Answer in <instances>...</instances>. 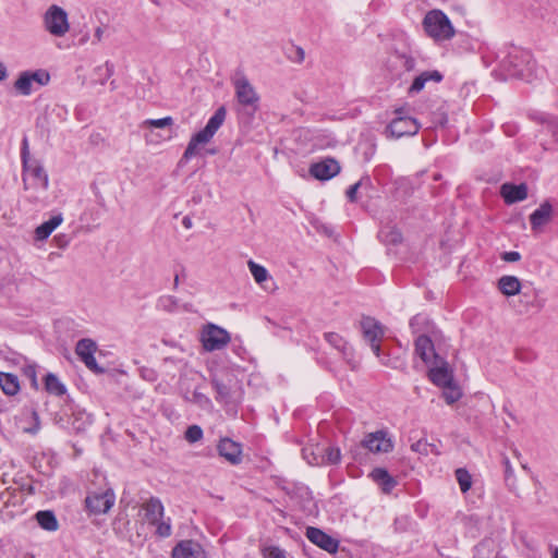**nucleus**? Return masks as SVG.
Returning a JSON list of instances; mask_svg holds the SVG:
<instances>
[{
    "label": "nucleus",
    "mask_w": 558,
    "mask_h": 558,
    "mask_svg": "<svg viewBox=\"0 0 558 558\" xmlns=\"http://www.w3.org/2000/svg\"><path fill=\"white\" fill-rule=\"evenodd\" d=\"M210 383L216 391L217 402L227 412L233 411L236 413L244 395L240 380L234 375L227 374L226 376H214Z\"/></svg>",
    "instance_id": "1"
},
{
    "label": "nucleus",
    "mask_w": 558,
    "mask_h": 558,
    "mask_svg": "<svg viewBox=\"0 0 558 558\" xmlns=\"http://www.w3.org/2000/svg\"><path fill=\"white\" fill-rule=\"evenodd\" d=\"M365 449L372 453H388L393 449V442L388 436V432L379 429L374 433H368L359 445L351 448L350 453L352 459L362 464L366 461V453L362 452Z\"/></svg>",
    "instance_id": "2"
},
{
    "label": "nucleus",
    "mask_w": 558,
    "mask_h": 558,
    "mask_svg": "<svg viewBox=\"0 0 558 558\" xmlns=\"http://www.w3.org/2000/svg\"><path fill=\"white\" fill-rule=\"evenodd\" d=\"M227 110L225 106L219 107L208 120L206 126L192 135L183 155L182 161H189L197 154L199 144L208 143L226 120Z\"/></svg>",
    "instance_id": "3"
},
{
    "label": "nucleus",
    "mask_w": 558,
    "mask_h": 558,
    "mask_svg": "<svg viewBox=\"0 0 558 558\" xmlns=\"http://www.w3.org/2000/svg\"><path fill=\"white\" fill-rule=\"evenodd\" d=\"M144 511V520L155 527V535L167 538L172 534L171 519L163 520L165 507L158 497L151 496L141 506Z\"/></svg>",
    "instance_id": "4"
},
{
    "label": "nucleus",
    "mask_w": 558,
    "mask_h": 558,
    "mask_svg": "<svg viewBox=\"0 0 558 558\" xmlns=\"http://www.w3.org/2000/svg\"><path fill=\"white\" fill-rule=\"evenodd\" d=\"M423 27L425 33L435 40H447L454 35L449 17L440 10L429 11L423 20Z\"/></svg>",
    "instance_id": "5"
},
{
    "label": "nucleus",
    "mask_w": 558,
    "mask_h": 558,
    "mask_svg": "<svg viewBox=\"0 0 558 558\" xmlns=\"http://www.w3.org/2000/svg\"><path fill=\"white\" fill-rule=\"evenodd\" d=\"M363 338L369 343L374 354L380 359L383 365H389V359L381 354V341L385 335L384 327L374 317L365 316L361 320Z\"/></svg>",
    "instance_id": "6"
},
{
    "label": "nucleus",
    "mask_w": 558,
    "mask_h": 558,
    "mask_svg": "<svg viewBox=\"0 0 558 558\" xmlns=\"http://www.w3.org/2000/svg\"><path fill=\"white\" fill-rule=\"evenodd\" d=\"M396 118L386 126L385 134L387 137L400 138L402 136H413L418 133L421 124L415 118L404 114L403 108L395 110Z\"/></svg>",
    "instance_id": "7"
},
{
    "label": "nucleus",
    "mask_w": 558,
    "mask_h": 558,
    "mask_svg": "<svg viewBox=\"0 0 558 558\" xmlns=\"http://www.w3.org/2000/svg\"><path fill=\"white\" fill-rule=\"evenodd\" d=\"M21 161L23 174L28 173L37 186L46 190L49 185L48 174L38 160L31 158L26 136L23 137L21 143Z\"/></svg>",
    "instance_id": "8"
},
{
    "label": "nucleus",
    "mask_w": 558,
    "mask_h": 558,
    "mask_svg": "<svg viewBox=\"0 0 558 558\" xmlns=\"http://www.w3.org/2000/svg\"><path fill=\"white\" fill-rule=\"evenodd\" d=\"M230 340L229 332L215 324L205 326L201 336L203 348L208 352L223 349Z\"/></svg>",
    "instance_id": "9"
},
{
    "label": "nucleus",
    "mask_w": 558,
    "mask_h": 558,
    "mask_svg": "<svg viewBox=\"0 0 558 558\" xmlns=\"http://www.w3.org/2000/svg\"><path fill=\"white\" fill-rule=\"evenodd\" d=\"M46 29L53 36L61 37L69 31V22L66 12L53 4L51 5L44 16Z\"/></svg>",
    "instance_id": "10"
},
{
    "label": "nucleus",
    "mask_w": 558,
    "mask_h": 558,
    "mask_svg": "<svg viewBox=\"0 0 558 558\" xmlns=\"http://www.w3.org/2000/svg\"><path fill=\"white\" fill-rule=\"evenodd\" d=\"M96 351L97 344L90 338L81 339L75 345V353L85 366L96 374H102L105 368L98 365L94 356Z\"/></svg>",
    "instance_id": "11"
},
{
    "label": "nucleus",
    "mask_w": 558,
    "mask_h": 558,
    "mask_svg": "<svg viewBox=\"0 0 558 558\" xmlns=\"http://www.w3.org/2000/svg\"><path fill=\"white\" fill-rule=\"evenodd\" d=\"M116 500L114 493L107 489L102 493H90L85 498V508L92 514L107 513Z\"/></svg>",
    "instance_id": "12"
},
{
    "label": "nucleus",
    "mask_w": 558,
    "mask_h": 558,
    "mask_svg": "<svg viewBox=\"0 0 558 558\" xmlns=\"http://www.w3.org/2000/svg\"><path fill=\"white\" fill-rule=\"evenodd\" d=\"M427 376L434 385L440 388L451 385L454 380L452 369L442 357L433 361V366L429 367Z\"/></svg>",
    "instance_id": "13"
},
{
    "label": "nucleus",
    "mask_w": 558,
    "mask_h": 558,
    "mask_svg": "<svg viewBox=\"0 0 558 558\" xmlns=\"http://www.w3.org/2000/svg\"><path fill=\"white\" fill-rule=\"evenodd\" d=\"M218 454L232 465L242 462L243 448L242 445L229 437H221L217 444Z\"/></svg>",
    "instance_id": "14"
},
{
    "label": "nucleus",
    "mask_w": 558,
    "mask_h": 558,
    "mask_svg": "<svg viewBox=\"0 0 558 558\" xmlns=\"http://www.w3.org/2000/svg\"><path fill=\"white\" fill-rule=\"evenodd\" d=\"M310 542L326 550L329 554L338 553L339 541L327 534L323 530L314 526H308L305 533Z\"/></svg>",
    "instance_id": "15"
},
{
    "label": "nucleus",
    "mask_w": 558,
    "mask_h": 558,
    "mask_svg": "<svg viewBox=\"0 0 558 558\" xmlns=\"http://www.w3.org/2000/svg\"><path fill=\"white\" fill-rule=\"evenodd\" d=\"M341 170L339 162L333 158H325L310 167V174L317 180L327 181L336 177Z\"/></svg>",
    "instance_id": "16"
},
{
    "label": "nucleus",
    "mask_w": 558,
    "mask_h": 558,
    "mask_svg": "<svg viewBox=\"0 0 558 558\" xmlns=\"http://www.w3.org/2000/svg\"><path fill=\"white\" fill-rule=\"evenodd\" d=\"M234 87L238 101L244 107L256 109L258 96L250 82L245 77L239 78L235 81Z\"/></svg>",
    "instance_id": "17"
},
{
    "label": "nucleus",
    "mask_w": 558,
    "mask_h": 558,
    "mask_svg": "<svg viewBox=\"0 0 558 558\" xmlns=\"http://www.w3.org/2000/svg\"><path fill=\"white\" fill-rule=\"evenodd\" d=\"M172 558H205L202 545L193 539L180 541L171 551Z\"/></svg>",
    "instance_id": "18"
},
{
    "label": "nucleus",
    "mask_w": 558,
    "mask_h": 558,
    "mask_svg": "<svg viewBox=\"0 0 558 558\" xmlns=\"http://www.w3.org/2000/svg\"><path fill=\"white\" fill-rule=\"evenodd\" d=\"M442 80L444 75L438 70L423 71L414 77L407 93L409 96L417 95L424 89L427 82L440 83Z\"/></svg>",
    "instance_id": "19"
},
{
    "label": "nucleus",
    "mask_w": 558,
    "mask_h": 558,
    "mask_svg": "<svg viewBox=\"0 0 558 558\" xmlns=\"http://www.w3.org/2000/svg\"><path fill=\"white\" fill-rule=\"evenodd\" d=\"M414 352L425 363L429 364L432 359L428 353H432L434 360L440 356L435 352V345L432 338L427 335H420L414 341Z\"/></svg>",
    "instance_id": "20"
},
{
    "label": "nucleus",
    "mask_w": 558,
    "mask_h": 558,
    "mask_svg": "<svg viewBox=\"0 0 558 558\" xmlns=\"http://www.w3.org/2000/svg\"><path fill=\"white\" fill-rule=\"evenodd\" d=\"M500 194L505 203L511 205L527 197V185L525 183H505L501 185Z\"/></svg>",
    "instance_id": "21"
},
{
    "label": "nucleus",
    "mask_w": 558,
    "mask_h": 558,
    "mask_svg": "<svg viewBox=\"0 0 558 558\" xmlns=\"http://www.w3.org/2000/svg\"><path fill=\"white\" fill-rule=\"evenodd\" d=\"M553 206L549 201H544L537 209L530 215V223L533 231L548 223L551 219Z\"/></svg>",
    "instance_id": "22"
},
{
    "label": "nucleus",
    "mask_w": 558,
    "mask_h": 558,
    "mask_svg": "<svg viewBox=\"0 0 558 558\" xmlns=\"http://www.w3.org/2000/svg\"><path fill=\"white\" fill-rule=\"evenodd\" d=\"M369 477L380 487L384 494H390L398 485L397 480L385 468H375Z\"/></svg>",
    "instance_id": "23"
},
{
    "label": "nucleus",
    "mask_w": 558,
    "mask_h": 558,
    "mask_svg": "<svg viewBox=\"0 0 558 558\" xmlns=\"http://www.w3.org/2000/svg\"><path fill=\"white\" fill-rule=\"evenodd\" d=\"M374 189L373 181L369 175H363L356 183L350 185L345 191V197L350 203H357L359 191L368 193Z\"/></svg>",
    "instance_id": "24"
},
{
    "label": "nucleus",
    "mask_w": 558,
    "mask_h": 558,
    "mask_svg": "<svg viewBox=\"0 0 558 558\" xmlns=\"http://www.w3.org/2000/svg\"><path fill=\"white\" fill-rule=\"evenodd\" d=\"M498 290L506 296H513L521 291V281L515 276H502L497 282Z\"/></svg>",
    "instance_id": "25"
},
{
    "label": "nucleus",
    "mask_w": 558,
    "mask_h": 558,
    "mask_svg": "<svg viewBox=\"0 0 558 558\" xmlns=\"http://www.w3.org/2000/svg\"><path fill=\"white\" fill-rule=\"evenodd\" d=\"M341 460V452L338 447L327 446L323 449V454L320 458H314L313 460H308L311 465H319V464H338Z\"/></svg>",
    "instance_id": "26"
},
{
    "label": "nucleus",
    "mask_w": 558,
    "mask_h": 558,
    "mask_svg": "<svg viewBox=\"0 0 558 558\" xmlns=\"http://www.w3.org/2000/svg\"><path fill=\"white\" fill-rule=\"evenodd\" d=\"M63 221L61 214L52 216L49 220L43 222L35 229V239L37 241H44L49 238L53 230L60 226Z\"/></svg>",
    "instance_id": "27"
},
{
    "label": "nucleus",
    "mask_w": 558,
    "mask_h": 558,
    "mask_svg": "<svg viewBox=\"0 0 558 558\" xmlns=\"http://www.w3.org/2000/svg\"><path fill=\"white\" fill-rule=\"evenodd\" d=\"M378 239L385 245L397 246L402 243L403 236L399 228L396 226H386L378 232Z\"/></svg>",
    "instance_id": "28"
},
{
    "label": "nucleus",
    "mask_w": 558,
    "mask_h": 558,
    "mask_svg": "<svg viewBox=\"0 0 558 558\" xmlns=\"http://www.w3.org/2000/svg\"><path fill=\"white\" fill-rule=\"evenodd\" d=\"M0 388L9 397L17 395L21 389L17 376L12 373L0 372Z\"/></svg>",
    "instance_id": "29"
},
{
    "label": "nucleus",
    "mask_w": 558,
    "mask_h": 558,
    "mask_svg": "<svg viewBox=\"0 0 558 558\" xmlns=\"http://www.w3.org/2000/svg\"><path fill=\"white\" fill-rule=\"evenodd\" d=\"M44 387L45 390L50 395L62 397L66 393L65 385L61 383L59 378L52 373H48L44 377Z\"/></svg>",
    "instance_id": "30"
},
{
    "label": "nucleus",
    "mask_w": 558,
    "mask_h": 558,
    "mask_svg": "<svg viewBox=\"0 0 558 558\" xmlns=\"http://www.w3.org/2000/svg\"><path fill=\"white\" fill-rule=\"evenodd\" d=\"M36 519L40 527L46 531H56L58 529V520L50 510H43L36 513Z\"/></svg>",
    "instance_id": "31"
},
{
    "label": "nucleus",
    "mask_w": 558,
    "mask_h": 558,
    "mask_svg": "<svg viewBox=\"0 0 558 558\" xmlns=\"http://www.w3.org/2000/svg\"><path fill=\"white\" fill-rule=\"evenodd\" d=\"M432 327V320L423 314H416L410 319V328L413 333L428 331Z\"/></svg>",
    "instance_id": "32"
},
{
    "label": "nucleus",
    "mask_w": 558,
    "mask_h": 558,
    "mask_svg": "<svg viewBox=\"0 0 558 558\" xmlns=\"http://www.w3.org/2000/svg\"><path fill=\"white\" fill-rule=\"evenodd\" d=\"M32 84L33 82L29 77V71H24L14 82V88L19 94L27 96L32 93Z\"/></svg>",
    "instance_id": "33"
},
{
    "label": "nucleus",
    "mask_w": 558,
    "mask_h": 558,
    "mask_svg": "<svg viewBox=\"0 0 558 558\" xmlns=\"http://www.w3.org/2000/svg\"><path fill=\"white\" fill-rule=\"evenodd\" d=\"M411 449L422 456H428L429 453L439 454L437 446L429 444L426 439H418L411 445Z\"/></svg>",
    "instance_id": "34"
},
{
    "label": "nucleus",
    "mask_w": 558,
    "mask_h": 558,
    "mask_svg": "<svg viewBox=\"0 0 558 558\" xmlns=\"http://www.w3.org/2000/svg\"><path fill=\"white\" fill-rule=\"evenodd\" d=\"M72 417H73V420L71 422V425H72V429L75 433L85 430L87 425H89V423H90L89 415L85 411H78L76 413L73 412Z\"/></svg>",
    "instance_id": "35"
},
{
    "label": "nucleus",
    "mask_w": 558,
    "mask_h": 558,
    "mask_svg": "<svg viewBox=\"0 0 558 558\" xmlns=\"http://www.w3.org/2000/svg\"><path fill=\"white\" fill-rule=\"evenodd\" d=\"M454 475L461 492L464 494L469 492L472 487V475L470 472L464 468H459L456 470Z\"/></svg>",
    "instance_id": "36"
},
{
    "label": "nucleus",
    "mask_w": 558,
    "mask_h": 558,
    "mask_svg": "<svg viewBox=\"0 0 558 558\" xmlns=\"http://www.w3.org/2000/svg\"><path fill=\"white\" fill-rule=\"evenodd\" d=\"M286 57L295 63H302L305 59L304 49L300 46L290 43V45L284 50Z\"/></svg>",
    "instance_id": "37"
},
{
    "label": "nucleus",
    "mask_w": 558,
    "mask_h": 558,
    "mask_svg": "<svg viewBox=\"0 0 558 558\" xmlns=\"http://www.w3.org/2000/svg\"><path fill=\"white\" fill-rule=\"evenodd\" d=\"M324 338L330 345H332L335 349H337L338 351L345 354L347 342L342 336H340L337 332L330 331V332H325Z\"/></svg>",
    "instance_id": "38"
},
{
    "label": "nucleus",
    "mask_w": 558,
    "mask_h": 558,
    "mask_svg": "<svg viewBox=\"0 0 558 558\" xmlns=\"http://www.w3.org/2000/svg\"><path fill=\"white\" fill-rule=\"evenodd\" d=\"M442 397L448 404L457 402L461 397L462 392L460 388L454 384V380L449 386H444Z\"/></svg>",
    "instance_id": "39"
},
{
    "label": "nucleus",
    "mask_w": 558,
    "mask_h": 558,
    "mask_svg": "<svg viewBox=\"0 0 558 558\" xmlns=\"http://www.w3.org/2000/svg\"><path fill=\"white\" fill-rule=\"evenodd\" d=\"M247 265L257 283H262L267 280L268 271L264 266H260L253 260H248Z\"/></svg>",
    "instance_id": "40"
},
{
    "label": "nucleus",
    "mask_w": 558,
    "mask_h": 558,
    "mask_svg": "<svg viewBox=\"0 0 558 558\" xmlns=\"http://www.w3.org/2000/svg\"><path fill=\"white\" fill-rule=\"evenodd\" d=\"M263 558H287L286 551L276 545H265L260 547Z\"/></svg>",
    "instance_id": "41"
},
{
    "label": "nucleus",
    "mask_w": 558,
    "mask_h": 558,
    "mask_svg": "<svg viewBox=\"0 0 558 558\" xmlns=\"http://www.w3.org/2000/svg\"><path fill=\"white\" fill-rule=\"evenodd\" d=\"M22 374L25 376L31 384V387L35 390L38 389L37 369L35 364H26L22 367Z\"/></svg>",
    "instance_id": "42"
},
{
    "label": "nucleus",
    "mask_w": 558,
    "mask_h": 558,
    "mask_svg": "<svg viewBox=\"0 0 558 558\" xmlns=\"http://www.w3.org/2000/svg\"><path fill=\"white\" fill-rule=\"evenodd\" d=\"M173 124L172 117H165L161 119H148L143 122L144 126L162 129Z\"/></svg>",
    "instance_id": "43"
},
{
    "label": "nucleus",
    "mask_w": 558,
    "mask_h": 558,
    "mask_svg": "<svg viewBox=\"0 0 558 558\" xmlns=\"http://www.w3.org/2000/svg\"><path fill=\"white\" fill-rule=\"evenodd\" d=\"M184 437L189 442L194 444L203 438V429L198 425H191L186 428Z\"/></svg>",
    "instance_id": "44"
},
{
    "label": "nucleus",
    "mask_w": 558,
    "mask_h": 558,
    "mask_svg": "<svg viewBox=\"0 0 558 558\" xmlns=\"http://www.w3.org/2000/svg\"><path fill=\"white\" fill-rule=\"evenodd\" d=\"M29 77H31L32 82H36L39 85H46V84H48V82L50 80L49 73L44 70H37L35 72H29Z\"/></svg>",
    "instance_id": "45"
},
{
    "label": "nucleus",
    "mask_w": 558,
    "mask_h": 558,
    "mask_svg": "<svg viewBox=\"0 0 558 558\" xmlns=\"http://www.w3.org/2000/svg\"><path fill=\"white\" fill-rule=\"evenodd\" d=\"M396 57L403 61L405 71L411 72L415 69V59L407 53L396 52Z\"/></svg>",
    "instance_id": "46"
},
{
    "label": "nucleus",
    "mask_w": 558,
    "mask_h": 558,
    "mask_svg": "<svg viewBox=\"0 0 558 558\" xmlns=\"http://www.w3.org/2000/svg\"><path fill=\"white\" fill-rule=\"evenodd\" d=\"M554 116L553 114H548V113H544V112H538V111H534V112H530L529 113V118L534 121L535 123H538V124H542V125H546L548 123V120H550Z\"/></svg>",
    "instance_id": "47"
},
{
    "label": "nucleus",
    "mask_w": 558,
    "mask_h": 558,
    "mask_svg": "<svg viewBox=\"0 0 558 558\" xmlns=\"http://www.w3.org/2000/svg\"><path fill=\"white\" fill-rule=\"evenodd\" d=\"M501 463L504 465L505 481L508 484L509 481L513 478V470L511 468L510 460L506 454H502Z\"/></svg>",
    "instance_id": "48"
},
{
    "label": "nucleus",
    "mask_w": 558,
    "mask_h": 558,
    "mask_svg": "<svg viewBox=\"0 0 558 558\" xmlns=\"http://www.w3.org/2000/svg\"><path fill=\"white\" fill-rule=\"evenodd\" d=\"M546 131L558 141V117L554 116L545 125Z\"/></svg>",
    "instance_id": "49"
},
{
    "label": "nucleus",
    "mask_w": 558,
    "mask_h": 558,
    "mask_svg": "<svg viewBox=\"0 0 558 558\" xmlns=\"http://www.w3.org/2000/svg\"><path fill=\"white\" fill-rule=\"evenodd\" d=\"M500 258L507 263H514L520 260L521 254L517 251L504 252L501 253Z\"/></svg>",
    "instance_id": "50"
},
{
    "label": "nucleus",
    "mask_w": 558,
    "mask_h": 558,
    "mask_svg": "<svg viewBox=\"0 0 558 558\" xmlns=\"http://www.w3.org/2000/svg\"><path fill=\"white\" fill-rule=\"evenodd\" d=\"M193 400L199 404L209 403V399L204 393L197 391L196 389L193 392Z\"/></svg>",
    "instance_id": "51"
},
{
    "label": "nucleus",
    "mask_w": 558,
    "mask_h": 558,
    "mask_svg": "<svg viewBox=\"0 0 558 558\" xmlns=\"http://www.w3.org/2000/svg\"><path fill=\"white\" fill-rule=\"evenodd\" d=\"M302 454H303V458L306 459L307 461L308 460H313L314 458H318L315 452H314V448L311 446V447H304L302 449Z\"/></svg>",
    "instance_id": "52"
},
{
    "label": "nucleus",
    "mask_w": 558,
    "mask_h": 558,
    "mask_svg": "<svg viewBox=\"0 0 558 558\" xmlns=\"http://www.w3.org/2000/svg\"><path fill=\"white\" fill-rule=\"evenodd\" d=\"M58 247H65L69 244V239L65 234H59L53 238Z\"/></svg>",
    "instance_id": "53"
},
{
    "label": "nucleus",
    "mask_w": 558,
    "mask_h": 558,
    "mask_svg": "<svg viewBox=\"0 0 558 558\" xmlns=\"http://www.w3.org/2000/svg\"><path fill=\"white\" fill-rule=\"evenodd\" d=\"M7 75V68L0 62V82L4 81Z\"/></svg>",
    "instance_id": "54"
},
{
    "label": "nucleus",
    "mask_w": 558,
    "mask_h": 558,
    "mask_svg": "<svg viewBox=\"0 0 558 558\" xmlns=\"http://www.w3.org/2000/svg\"><path fill=\"white\" fill-rule=\"evenodd\" d=\"M182 223L186 229H190L192 227V219L189 216H185Z\"/></svg>",
    "instance_id": "55"
},
{
    "label": "nucleus",
    "mask_w": 558,
    "mask_h": 558,
    "mask_svg": "<svg viewBox=\"0 0 558 558\" xmlns=\"http://www.w3.org/2000/svg\"><path fill=\"white\" fill-rule=\"evenodd\" d=\"M32 416H33V418H34V421L36 423V428H38L39 427V416H38V413L35 410L32 412Z\"/></svg>",
    "instance_id": "56"
},
{
    "label": "nucleus",
    "mask_w": 558,
    "mask_h": 558,
    "mask_svg": "<svg viewBox=\"0 0 558 558\" xmlns=\"http://www.w3.org/2000/svg\"><path fill=\"white\" fill-rule=\"evenodd\" d=\"M550 551H551L553 558H558V547L557 546H550Z\"/></svg>",
    "instance_id": "57"
},
{
    "label": "nucleus",
    "mask_w": 558,
    "mask_h": 558,
    "mask_svg": "<svg viewBox=\"0 0 558 558\" xmlns=\"http://www.w3.org/2000/svg\"><path fill=\"white\" fill-rule=\"evenodd\" d=\"M179 281H180V275L175 274V276H174V287L178 286Z\"/></svg>",
    "instance_id": "58"
},
{
    "label": "nucleus",
    "mask_w": 558,
    "mask_h": 558,
    "mask_svg": "<svg viewBox=\"0 0 558 558\" xmlns=\"http://www.w3.org/2000/svg\"><path fill=\"white\" fill-rule=\"evenodd\" d=\"M515 355H517V357H518L519 360H525V357H523V355H522V352H521V351H517Z\"/></svg>",
    "instance_id": "59"
},
{
    "label": "nucleus",
    "mask_w": 558,
    "mask_h": 558,
    "mask_svg": "<svg viewBox=\"0 0 558 558\" xmlns=\"http://www.w3.org/2000/svg\"><path fill=\"white\" fill-rule=\"evenodd\" d=\"M98 38H100V35H101V29L100 28H97L96 29V34H95Z\"/></svg>",
    "instance_id": "60"
},
{
    "label": "nucleus",
    "mask_w": 558,
    "mask_h": 558,
    "mask_svg": "<svg viewBox=\"0 0 558 558\" xmlns=\"http://www.w3.org/2000/svg\"><path fill=\"white\" fill-rule=\"evenodd\" d=\"M280 488H281L283 492H286V494L290 495V492H289V489H288L286 486H280Z\"/></svg>",
    "instance_id": "61"
},
{
    "label": "nucleus",
    "mask_w": 558,
    "mask_h": 558,
    "mask_svg": "<svg viewBox=\"0 0 558 558\" xmlns=\"http://www.w3.org/2000/svg\"><path fill=\"white\" fill-rule=\"evenodd\" d=\"M208 153H209V154H215V153H216V150H215V149H211V150H209Z\"/></svg>",
    "instance_id": "62"
}]
</instances>
